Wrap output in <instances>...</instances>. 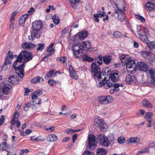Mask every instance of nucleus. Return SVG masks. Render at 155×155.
Masks as SVG:
<instances>
[{
    "instance_id": "obj_44",
    "label": "nucleus",
    "mask_w": 155,
    "mask_h": 155,
    "mask_svg": "<svg viewBox=\"0 0 155 155\" xmlns=\"http://www.w3.org/2000/svg\"><path fill=\"white\" fill-rule=\"evenodd\" d=\"M52 19L55 25H58L59 23L60 20L56 15H53L52 16Z\"/></svg>"
},
{
    "instance_id": "obj_55",
    "label": "nucleus",
    "mask_w": 155,
    "mask_h": 155,
    "mask_svg": "<svg viewBox=\"0 0 155 155\" xmlns=\"http://www.w3.org/2000/svg\"><path fill=\"white\" fill-rule=\"evenodd\" d=\"M124 138L122 137H120L117 140L118 143L120 144H122L125 142Z\"/></svg>"
},
{
    "instance_id": "obj_62",
    "label": "nucleus",
    "mask_w": 155,
    "mask_h": 155,
    "mask_svg": "<svg viewBox=\"0 0 155 155\" xmlns=\"http://www.w3.org/2000/svg\"><path fill=\"white\" fill-rule=\"evenodd\" d=\"M34 12V10L33 7L30 8V10L28 11V13L26 14L28 15V17L31 14L33 13Z\"/></svg>"
},
{
    "instance_id": "obj_6",
    "label": "nucleus",
    "mask_w": 155,
    "mask_h": 155,
    "mask_svg": "<svg viewBox=\"0 0 155 155\" xmlns=\"http://www.w3.org/2000/svg\"><path fill=\"white\" fill-rule=\"evenodd\" d=\"M137 33L140 38L143 42L146 41L147 36L149 35L148 29L144 27H141L140 25L137 26Z\"/></svg>"
},
{
    "instance_id": "obj_4",
    "label": "nucleus",
    "mask_w": 155,
    "mask_h": 155,
    "mask_svg": "<svg viewBox=\"0 0 155 155\" xmlns=\"http://www.w3.org/2000/svg\"><path fill=\"white\" fill-rule=\"evenodd\" d=\"M97 139L101 145L107 147L113 141L114 138V135L112 134H109L108 138L104 134H101L97 136Z\"/></svg>"
},
{
    "instance_id": "obj_41",
    "label": "nucleus",
    "mask_w": 155,
    "mask_h": 155,
    "mask_svg": "<svg viewBox=\"0 0 155 155\" xmlns=\"http://www.w3.org/2000/svg\"><path fill=\"white\" fill-rule=\"evenodd\" d=\"M113 88L110 90L109 91L110 93V94H112L115 92L117 91H120V89L119 88H117L116 87L115 84H114L113 85Z\"/></svg>"
},
{
    "instance_id": "obj_11",
    "label": "nucleus",
    "mask_w": 155,
    "mask_h": 155,
    "mask_svg": "<svg viewBox=\"0 0 155 155\" xmlns=\"http://www.w3.org/2000/svg\"><path fill=\"white\" fill-rule=\"evenodd\" d=\"M73 51L74 55L76 58L81 57L83 54L82 49L78 45L73 46Z\"/></svg>"
},
{
    "instance_id": "obj_35",
    "label": "nucleus",
    "mask_w": 155,
    "mask_h": 155,
    "mask_svg": "<svg viewBox=\"0 0 155 155\" xmlns=\"http://www.w3.org/2000/svg\"><path fill=\"white\" fill-rule=\"evenodd\" d=\"M142 104L143 106L148 108H151L153 107L152 104L146 99H145L143 101Z\"/></svg>"
},
{
    "instance_id": "obj_47",
    "label": "nucleus",
    "mask_w": 155,
    "mask_h": 155,
    "mask_svg": "<svg viewBox=\"0 0 155 155\" xmlns=\"http://www.w3.org/2000/svg\"><path fill=\"white\" fill-rule=\"evenodd\" d=\"M40 137L35 138L34 137H30V140L35 141H42L45 140L40 138Z\"/></svg>"
},
{
    "instance_id": "obj_20",
    "label": "nucleus",
    "mask_w": 155,
    "mask_h": 155,
    "mask_svg": "<svg viewBox=\"0 0 155 155\" xmlns=\"http://www.w3.org/2000/svg\"><path fill=\"white\" fill-rule=\"evenodd\" d=\"M91 47V44L88 41H85L82 43L81 47V49L84 50H87Z\"/></svg>"
},
{
    "instance_id": "obj_26",
    "label": "nucleus",
    "mask_w": 155,
    "mask_h": 155,
    "mask_svg": "<svg viewBox=\"0 0 155 155\" xmlns=\"http://www.w3.org/2000/svg\"><path fill=\"white\" fill-rule=\"evenodd\" d=\"M47 140L48 142H54L58 140L57 136L54 134H51L47 137Z\"/></svg>"
},
{
    "instance_id": "obj_14",
    "label": "nucleus",
    "mask_w": 155,
    "mask_h": 155,
    "mask_svg": "<svg viewBox=\"0 0 155 155\" xmlns=\"http://www.w3.org/2000/svg\"><path fill=\"white\" fill-rule=\"evenodd\" d=\"M42 24L40 21H35L32 24V29L33 31H38L41 28Z\"/></svg>"
},
{
    "instance_id": "obj_52",
    "label": "nucleus",
    "mask_w": 155,
    "mask_h": 155,
    "mask_svg": "<svg viewBox=\"0 0 155 155\" xmlns=\"http://www.w3.org/2000/svg\"><path fill=\"white\" fill-rule=\"evenodd\" d=\"M45 47V45L44 44H39L38 45V47L37 48V50L38 51H42L43 48Z\"/></svg>"
},
{
    "instance_id": "obj_29",
    "label": "nucleus",
    "mask_w": 155,
    "mask_h": 155,
    "mask_svg": "<svg viewBox=\"0 0 155 155\" xmlns=\"http://www.w3.org/2000/svg\"><path fill=\"white\" fill-rule=\"evenodd\" d=\"M103 61L106 64H109L110 63L112 57L111 56L108 55H105L103 57Z\"/></svg>"
},
{
    "instance_id": "obj_43",
    "label": "nucleus",
    "mask_w": 155,
    "mask_h": 155,
    "mask_svg": "<svg viewBox=\"0 0 155 155\" xmlns=\"http://www.w3.org/2000/svg\"><path fill=\"white\" fill-rule=\"evenodd\" d=\"M11 65L7 64L4 63L1 66V70L2 71H5L9 69Z\"/></svg>"
},
{
    "instance_id": "obj_28",
    "label": "nucleus",
    "mask_w": 155,
    "mask_h": 155,
    "mask_svg": "<svg viewBox=\"0 0 155 155\" xmlns=\"http://www.w3.org/2000/svg\"><path fill=\"white\" fill-rule=\"evenodd\" d=\"M138 65L140 70L141 71H145L147 69V66L145 63L143 62H139Z\"/></svg>"
},
{
    "instance_id": "obj_9",
    "label": "nucleus",
    "mask_w": 155,
    "mask_h": 155,
    "mask_svg": "<svg viewBox=\"0 0 155 155\" xmlns=\"http://www.w3.org/2000/svg\"><path fill=\"white\" fill-rule=\"evenodd\" d=\"M87 140V146L90 148L94 149L97 145L95 136L92 134H89L88 135Z\"/></svg>"
},
{
    "instance_id": "obj_2",
    "label": "nucleus",
    "mask_w": 155,
    "mask_h": 155,
    "mask_svg": "<svg viewBox=\"0 0 155 155\" xmlns=\"http://www.w3.org/2000/svg\"><path fill=\"white\" fill-rule=\"evenodd\" d=\"M25 64L24 62L21 60L18 56L16 60L13 64V67L15 70L18 76L20 78H22L24 76Z\"/></svg>"
},
{
    "instance_id": "obj_46",
    "label": "nucleus",
    "mask_w": 155,
    "mask_h": 155,
    "mask_svg": "<svg viewBox=\"0 0 155 155\" xmlns=\"http://www.w3.org/2000/svg\"><path fill=\"white\" fill-rule=\"evenodd\" d=\"M58 82L59 81H56L52 79L48 81V84L52 87L54 86L57 83H58Z\"/></svg>"
},
{
    "instance_id": "obj_36",
    "label": "nucleus",
    "mask_w": 155,
    "mask_h": 155,
    "mask_svg": "<svg viewBox=\"0 0 155 155\" xmlns=\"http://www.w3.org/2000/svg\"><path fill=\"white\" fill-rule=\"evenodd\" d=\"M82 58V60L85 61H91L94 60L93 58L90 57L86 54L84 55Z\"/></svg>"
},
{
    "instance_id": "obj_1",
    "label": "nucleus",
    "mask_w": 155,
    "mask_h": 155,
    "mask_svg": "<svg viewBox=\"0 0 155 155\" xmlns=\"http://www.w3.org/2000/svg\"><path fill=\"white\" fill-rule=\"evenodd\" d=\"M120 59L122 64L126 65V69L128 72L134 73L136 71V63L134 60L130 58L127 55H121Z\"/></svg>"
},
{
    "instance_id": "obj_5",
    "label": "nucleus",
    "mask_w": 155,
    "mask_h": 155,
    "mask_svg": "<svg viewBox=\"0 0 155 155\" xmlns=\"http://www.w3.org/2000/svg\"><path fill=\"white\" fill-rule=\"evenodd\" d=\"M91 72L95 80L100 81L101 80L102 77L104 76V73H101L100 66L96 64V62H93L91 65Z\"/></svg>"
},
{
    "instance_id": "obj_60",
    "label": "nucleus",
    "mask_w": 155,
    "mask_h": 155,
    "mask_svg": "<svg viewBox=\"0 0 155 155\" xmlns=\"http://www.w3.org/2000/svg\"><path fill=\"white\" fill-rule=\"evenodd\" d=\"M8 58L11 59H12L13 58L14 56L13 55V53L12 51H9L8 52Z\"/></svg>"
},
{
    "instance_id": "obj_37",
    "label": "nucleus",
    "mask_w": 155,
    "mask_h": 155,
    "mask_svg": "<svg viewBox=\"0 0 155 155\" xmlns=\"http://www.w3.org/2000/svg\"><path fill=\"white\" fill-rule=\"evenodd\" d=\"M103 58L101 56H98L95 60L94 62H96V64L100 66L102 64Z\"/></svg>"
},
{
    "instance_id": "obj_16",
    "label": "nucleus",
    "mask_w": 155,
    "mask_h": 155,
    "mask_svg": "<svg viewBox=\"0 0 155 155\" xmlns=\"http://www.w3.org/2000/svg\"><path fill=\"white\" fill-rule=\"evenodd\" d=\"M118 73V71L112 72L109 75V79L110 81H112L113 82H116L119 79Z\"/></svg>"
},
{
    "instance_id": "obj_21",
    "label": "nucleus",
    "mask_w": 155,
    "mask_h": 155,
    "mask_svg": "<svg viewBox=\"0 0 155 155\" xmlns=\"http://www.w3.org/2000/svg\"><path fill=\"white\" fill-rule=\"evenodd\" d=\"M27 14H24L20 17L19 20V24L21 26H24L25 25L26 19L28 18Z\"/></svg>"
},
{
    "instance_id": "obj_31",
    "label": "nucleus",
    "mask_w": 155,
    "mask_h": 155,
    "mask_svg": "<svg viewBox=\"0 0 155 155\" xmlns=\"http://www.w3.org/2000/svg\"><path fill=\"white\" fill-rule=\"evenodd\" d=\"M104 120L101 119L99 118H96L94 121V125L97 127H99L101 126L102 122H103Z\"/></svg>"
},
{
    "instance_id": "obj_51",
    "label": "nucleus",
    "mask_w": 155,
    "mask_h": 155,
    "mask_svg": "<svg viewBox=\"0 0 155 155\" xmlns=\"http://www.w3.org/2000/svg\"><path fill=\"white\" fill-rule=\"evenodd\" d=\"M11 124L12 125H15L17 128H19L21 125L20 122L18 120H14V124H13L12 123H11Z\"/></svg>"
},
{
    "instance_id": "obj_27",
    "label": "nucleus",
    "mask_w": 155,
    "mask_h": 155,
    "mask_svg": "<svg viewBox=\"0 0 155 155\" xmlns=\"http://www.w3.org/2000/svg\"><path fill=\"white\" fill-rule=\"evenodd\" d=\"M43 79L40 76H37L31 80V82L33 83H42L43 82Z\"/></svg>"
},
{
    "instance_id": "obj_48",
    "label": "nucleus",
    "mask_w": 155,
    "mask_h": 155,
    "mask_svg": "<svg viewBox=\"0 0 155 155\" xmlns=\"http://www.w3.org/2000/svg\"><path fill=\"white\" fill-rule=\"evenodd\" d=\"M95 14L98 15L99 17L100 18H102L106 15V13L104 12H102L101 10H98L97 13Z\"/></svg>"
},
{
    "instance_id": "obj_42",
    "label": "nucleus",
    "mask_w": 155,
    "mask_h": 155,
    "mask_svg": "<svg viewBox=\"0 0 155 155\" xmlns=\"http://www.w3.org/2000/svg\"><path fill=\"white\" fill-rule=\"evenodd\" d=\"M19 117V113L18 112H16L14 114L13 117L11 121V123L14 124V120H18Z\"/></svg>"
},
{
    "instance_id": "obj_22",
    "label": "nucleus",
    "mask_w": 155,
    "mask_h": 155,
    "mask_svg": "<svg viewBox=\"0 0 155 155\" xmlns=\"http://www.w3.org/2000/svg\"><path fill=\"white\" fill-rule=\"evenodd\" d=\"M21 46L23 48L30 49L35 48L36 45L35 44L28 42H25L21 45Z\"/></svg>"
},
{
    "instance_id": "obj_12",
    "label": "nucleus",
    "mask_w": 155,
    "mask_h": 155,
    "mask_svg": "<svg viewBox=\"0 0 155 155\" xmlns=\"http://www.w3.org/2000/svg\"><path fill=\"white\" fill-rule=\"evenodd\" d=\"M125 81L126 84H134L137 82V80L135 77L130 74L126 75L125 78Z\"/></svg>"
},
{
    "instance_id": "obj_23",
    "label": "nucleus",
    "mask_w": 155,
    "mask_h": 155,
    "mask_svg": "<svg viewBox=\"0 0 155 155\" xmlns=\"http://www.w3.org/2000/svg\"><path fill=\"white\" fill-rule=\"evenodd\" d=\"M62 112L59 113V114H63L64 115L70 114L71 112L69 109L66 107L65 105H63L61 108Z\"/></svg>"
},
{
    "instance_id": "obj_40",
    "label": "nucleus",
    "mask_w": 155,
    "mask_h": 155,
    "mask_svg": "<svg viewBox=\"0 0 155 155\" xmlns=\"http://www.w3.org/2000/svg\"><path fill=\"white\" fill-rule=\"evenodd\" d=\"M147 71H148L151 78H155V69H154L152 68L150 70H148Z\"/></svg>"
},
{
    "instance_id": "obj_59",
    "label": "nucleus",
    "mask_w": 155,
    "mask_h": 155,
    "mask_svg": "<svg viewBox=\"0 0 155 155\" xmlns=\"http://www.w3.org/2000/svg\"><path fill=\"white\" fill-rule=\"evenodd\" d=\"M106 77L104 76L103 78V80L102 81H100L99 83L98 86L99 87H101L102 86H103L104 84V82L106 80Z\"/></svg>"
},
{
    "instance_id": "obj_64",
    "label": "nucleus",
    "mask_w": 155,
    "mask_h": 155,
    "mask_svg": "<svg viewBox=\"0 0 155 155\" xmlns=\"http://www.w3.org/2000/svg\"><path fill=\"white\" fill-rule=\"evenodd\" d=\"M149 147H147L144 148L142 151H143V153H150V151L149 149Z\"/></svg>"
},
{
    "instance_id": "obj_39",
    "label": "nucleus",
    "mask_w": 155,
    "mask_h": 155,
    "mask_svg": "<svg viewBox=\"0 0 155 155\" xmlns=\"http://www.w3.org/2000/svg\"><path fill=\"white\" fill-rule=\"evenodd\" d=\"M130 142L132 143H139L140 141V139L138 137H131L129 139Z\"/></svg>"
},
{
    "instance_id": "obj_54",
    "label": "nucleus",
    "mask_w": 155,
    "mask_h": 155,
    "mask_svg": "<svg viewBox=\"0 0 155 155\" xmlns=\"http://www.w3.org/2000/svg\"><path fill=\"white\" fill-rule=\"evenodd\" d=\"M54 71L53 70H51L48 72L45 78L47 77L48 78L52 77L54 74Z\"/></svg>"
},
{
    "instance_id": "obj_45",
    "label": "nucleus",
    "mask_w": 155,
    "mask_h": 155,
    "mask_svg": "<svg viewBox=\"0 0 155 155\" xmlns=\"http://www.w3.org/2000/svg\"><path fill=\"white\" fill-rule=\"evenodd\" d=\"M153 115V114L152 112H146L144 116V118L146 120L150 119Z\"/></svg>"
},
{
    "instance_id": "obj_63",
    "label": "nucleus",
    "mask_w": 155,
    "mask_h": 155,
    "mask_svg": "<svg viewBox=\"0 0 155 155\" xmlns=\"http://www.w3.org/2000/svg\"><path fill=\"white\" fill-rule=\"evenodd\" d=\"M68 134L69 133H72L75 132V130H74L72 128L68 129L66 131Z\"/></svg>"
},
{
    "instance_id": "obj_7",
    "label": "nucleus",
    "mask_w": 155,
    "mask_h": 155,
    "mask_svg": "<svg viewBox=\"0 0 155 155\" xmlns=\"http://www.w3.org/2000/svg\"><path fill=\"white\" fill-rule=\"evenodd\" d=\"M21 60L23 59L25 64L27 62L31 60L33 58L32 54L30 52L23 51L21 53L18 55Z\"/></svg>"
},
{
    "instance_id": "obj_24",
    "label": "nucleus",
    "mask_w": 155,
    "mask_h": 155,
    "mask_svg": "<svg viewBox=\"0 0 155 155\" xmlns=\"http://www.w3.org/2000/svg\"><path fill=\"white\" fill-rule=\"evenodd\" d=\"M88 34V33L87 31L83 30L79 33V38L80 40H84L87 36Z\"/></svg>"
},
{
    "instance_id": "obj_56",
    "label": "nucleus",
    "mask_w": 155,
    "mask_h": 155,
    "mask_svg": "<svg viewBox=\"0 0 155 155\" xmlns=\"http://www.w3.org/2000/svg\"><path fill=\"white\" fill-rule=\"evenodd\" d=\"M141 55L144 58L146 57L147 56L149 55L150 53L146 51H141L140 52Z\"/></svg>"
},
{
    "instance_id": "obj_34",
    "label": "nucleus",
    "mask_w": 155,
    "mask_h": 155,
    "mask_svg": "<svg viewBox=\"0 0 155 155\" xmlns=\"http://www.w3.org/2000/svg\"><path fill=\"white\" fill-rule=\"evenodd\" d=\"M99 127H100L101 130L103 132L106 131L108 127L107 125L104 121L101 124V126Z\"/></svg>"
},
{
    "instance_id": "obj_10",
    "label": "nucleus",
    "mask_w": 155,
    "mask_h": 155,
    "mask_svg": "<svg viewBox=\"0 0 155 155\" xmlns=\"http://www.w3.org/2000/svg\"><path fill=\"white\" fill-rule=\"evenodd\" d=\"M115 13L117 15L118 20L120 21L123 22L125 18V9L123 8L122 9L117 7V9L114 11Z\"/></svg>"
},
{
    "instance_id": "obj_17",
    "label": "nucleus",
    "mask_w": 155,
    "mask_h": 155,
    "mask_svg": "<svg viewBox=\"0 0 155 155\" xmlns=\"http://www.w3.org/2000/svg\"><path fill=\"white\" fill-rule=\"evenodd\" d=\"M54 45V43H52L49 46L48 48L47 49V52L49 54L48 56H46L45 57L43 58V60L45 59V58L48 57L49 55H52L54 53L55 51V49L52 48Z\"/></svg>"
},
{
    "instance_id": "obj_25",
    "label": "nucleus",
    "mask_w": 155,
    "mask_h": 155,
    "mask_svg": "<svg viewBox=\"0 0 155 155\" xmlns=\"http://www.w3.org/2000/svg\"><path fill=\"white\" fill-rule=\"evenodd\" d=\"M70 5L74 9H76L78 5L79 4V0H68Z\"/></svg>"
},
{
    "instance_id": "obj_19",
    "label": "nucleus",
    "mask_w": 155,
    "mask_h": 155,
    "mask_svg": "<svg viewBox=\"0 0 155 155\" xmlns=\"http://www.w3.org/2000/svg\"><path fill=\"white\" fill-rule=\"evenodd\" d=\"M9 82L14 85H16L19 83V78L15 76H12L8 79Z\"/></svg>"
},
{
    "instance_id": "obj_13",
    "label": "nucleus",
    "mask_w": 155,
    "mask_h": 155,
    "mask_svg": "<svg viewBox=\"0 0 155 155\" xmlns=\"http://www.w3.org/2000/svg\"><path fill=\"white\" fill-rule=\"evenodd\" d=\"M13 88L12 86L8 84H4L2 88V91L4 94L8 95L11 93Z\"/></svg>"
},
{
    "instance_id": "obj_30",
    "label": "nucleus",
    "mask_w": 155,
    "mask_h": 155,
    "mask_svg": "<svg viewBox=\"0 0 155 155\" xmlns=\"http://www.w3.org/2000/svg\"><path fill=\"white\" fill-rule=\"evenodd\" d=\"M107 152V150L104 149L103 148H99L97 151V155H105Z\"/></svg>"
},
{
    "instance_id": "obj_49",
    "label": "nucleus",
    "mask_w": 155,
    "mask_h": 155,
    "mask_svg": "<svg viewBox=\"0 0 155 155\" xmlns=\"http://www.w3.org/2000/svg\"><path fill=\"white\" fill-rule=\"evenodd\" d=\"M7 147V144L5 142H3L0 144V151L3 150L5 149Z\"/></svg>"
},
{
    "instance_id": "obj_53",
    "label": "nucleus",
    "mask_w": 155,
    "mask_h": 155,
    "mask_svg": "<svg viewBox=\"0 0 155 155\" xmlns=\"http://www.w3.org/2000/svg\"><path fill=\"white\" fill-rule=\"evenodd\" d=\"M17 13L18 12L17 11H15L12 14L10 19V21L11 22H12L13 20H14L15 19V16Z\"/></svg>"
},
{
    "instance_id": "obj_57",
    "label": "nucleus",
    "mask_w": 155,
    "mask_h": 155,
    "mask_svg": "<svg viewBox=\"0 0 155 155\" xmlns=\"http://www.w3.org/2000/svg\"><path fill=\"white\" fill-rule=\"evenodd\" d=\"M82 155H95V154L92 152L86 150L83 153Z\"/></svg>"
},
{
    "instance_id": "obj_33",
    "label": "nucleus",
    "mask_w": 155,
    "mask_h": 155,
    "mask_svg": "<svg viewBox=\"0 0 155 155\" xmlns=\"http://www.w3.org/2000/svg\"><path fill=\"white\" fill-rule=\"evenodd\" d=\"M144 42L147 43L148 47L150 49H154L155 48V41H147V40L146 41Z\"/></svg>"
},
{
    "instance_id": "obj_50",
    "label": "nucleus",
    "mask_w": 155,
    "mask_h": 155,
    "mask_svg": "<svg viewBox=\"0 0 155 155\" xmlns=\"http://www.w3.org/2000/svg\"><path fill=\"white\" fill-rule=\"evenodd\" d=\"M122 35V34L119 31H114L113 33V36L115 38L120 37Z\"/></svg>"
},
{
    "instance_id": "obj_61",
    "label": "nucleus",
    "mask_w": 155,
    "mask_h": 155,
    "mask_svg": "<svg viewBox=\"0 0 155 155\" xmlns=\"http://www.w3.org/2000/svg\"><path fill=\"white\" fill-rule=\"evenodd\" d=\"M5 117L4 115H2L0 118V125H2L5 122Z\"/></svg>"
},
{
    "instance_id": "obj_32",
    "label": "nucleus",
    "mask_w": 155,
    "mask_h": 155,
    "mask_svg": "<svg viewBox=\"0 0 155 155\" xmlns=\"http://www.w3.org/2000/svg\"><path fill=\"white\" fill-rule=\"evenodd\" d=\"M113 86V83H111L108 80H106L104 84L103 87L105 89H108L110 88Z\"/></svg>"
},
{
    "instance_id": "obj_58",
    "label": "nucleus",
    "mask_w": 155,
    "mask_h": 155,
    "mask_svg": "<svg viewBox=\"0 0 155 155\" xmlns=\"http://www.w3.org/2000/svg\"><path fill=\"white\" fill-rule=\"evenodd\" d=\"M4 63L7 64L11 65L12 63V61L11 60L9 59L8 57H7L5 58V62Z\"/></svg>"
},
{
    "instance_id": "obj_18",
    "label": "nucleus",
    "mask_w": 155,
    "mask_h": 155,
    "mask_svg": "<svg viewBox=\"0 0 155 155\" xmlns=\"http://www.w3.org/2000/svg\"><path fill=\"white\" fill-rule=\"evenodd\" d=\"M145 8L148 11H151L155 8V5L150 2H148L145 5Z\"/></svg>"
},
{
    "instance_id": "obj_38",
    "label": "nucleus",
    "mask_w": 155,
    "mask_h": 155,
    "mask_svg": "<svg viewBox=\"0 0 155 155\" xmlns=\"http://www.w3.org/2000/svg\"><path fill=\"white\" fill-rule=\"evenodd\" d=\"M135 17L136 19L140 21L142 23L145 22V18L140 15L136 14L135 15Z\"/></svg>"
},
{
    "instance_id": "obj_3",
    "label": "nucleus",
    "mask_w": 155,
    "mask_h": 155,
    "mask_svg": "<svg viewBox=\"0 0 155 155\" xmlns=\"http://www.w3.org/2000/svg\"><path fill=\"white\" fill-rule=\"evenodd\" d=\"M42 91L41 90H38L35 91L32 94L31 98L33 100L30 102L26 104L24 107V109L25 111H27L29 108L30 106L32 104V103H35V104H39L41 101V100L37 98L42 94Z\"/></svg>"
},
{
    "instance_id": "obj_15",
    "label": "nucleus",
    "mask_w": 155,
    "mask_h": 155,
    "mask_svg": "<svg viewBox=\"0 0 155 155\" xmlns=\"http://www.w3.org/2000/svg\"><path fill=\"white\" fill-rule=\"evenodd\" d=\"M69 74L71 77L75 80L78 79V76L76 71L73 69V67L71 65H69Z\"/></svg>"
},
{
    "instance_id": "obj_8",
    "label": "nucleus",
    "mask_w": 155,
    "mask_h": 155,
    "mask_svg": "<svg viewBox=\"0 0 155 155\" xmlns=\"http://www.w3.org/2000/svg\"><path fill=\"white\" fill-rule=\"evenodd\" d=\"M113 101L112 97L110 95L100 96L98 97V102L102 104H109Z\"/></svg>"
}]
</instances>
